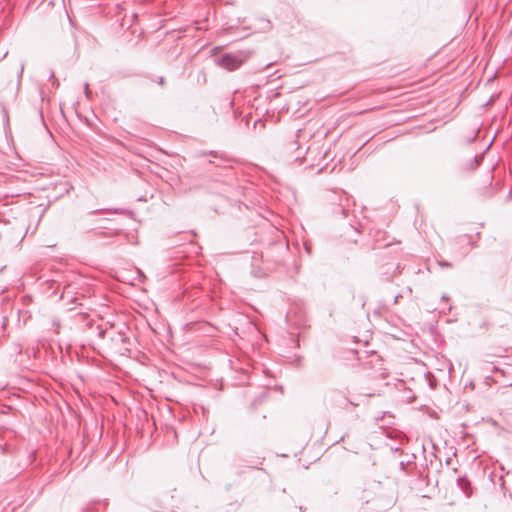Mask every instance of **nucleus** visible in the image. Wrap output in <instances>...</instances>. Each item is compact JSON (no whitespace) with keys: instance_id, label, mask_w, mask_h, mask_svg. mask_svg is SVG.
<instances>
[{"instance_id":"obj_16","label":"nucleus","mask_w":512,"mask_h":512,"mask_svg":"<svg viewBox=\"0 0 512 512\" xmlns=\"http://www.w3.org/2000/svg\"><path fill=\"white\" fill-rule=\"evenodd\" d=\"M84 94L87 99H92V91L90 90L88 83H85L84 85Z\"/></svg>"},{"instance_id":"obj_30","label":"nucleus","mask_w":512,"mask_h":512,"mask_svg":"<svg viewBox=\"0 0 512 512\" xmlns=\"http://www.w3.org/2000/svg\"><path fill=\"white\" fill-rule=\"evenodd\" d=\"M53 324L59 326V322L54 321Z\"/></svg>"},{"instance_id":"obj_15","label":"nucleus","mask_w":512,"mask_h":512,"mask_svg":"<svg viewBox=\"0 0 512 512\" xmlns=\"http://www.w3.org/2000/svg\"><path fill=\"white\" fill-rule=\"evenodd\" d=\"M411 458L412 459H409L406 462H404V461L400 462L399 465H400V468L402 471H406L407 465L410 464L411 462H413V460L416 458L415 454H412Z\"/></svg>"},{"instance_id":"obj_11","label":"nucleus","mask_w":512,"mask_h":512,"mask_svg":"<svg viewBox=\"0 0 512 512\" xmlns=\"http://www.w3.org/2000/svg\"><path fill=\"white\" fill-rule=\"evenodd\" d=\"M99 503H100V501L88 504V505L83 509V511H82V512H97V507H96V506H97V504H99Z\"/></svg>"},{"instance_id":"obj_25","label":"nucleus","mask_w":512,"mask_h":512,"mask_svg":"<svg viewBox=\"0 0 512 512\" xmlns=\"http://www.w3.org/2000/svg\"><path fill=\"white\" fill-rule=\"evenodd\" d=\"M399 297H400V295H397L394 297V301H393L394 304H396L398 302Z\"/></svg>"},{"instance_id":"obj_5","label":"nucleus","mask_w":512,"mask_h":512,"mask_svg":"<svg viewBox=\"0 0 512 512\" xmlns=\"http://www.w3.org/2000/svg\"><path fill=\"white\" fill-rule=\"evenodd\" d=\"M86 326L91 336L96 337L101 342L106 340L107 333H109L107 322L103 325L96 320L89 319L86 322Z\"/></svg>"},{"instance_id":"obj_6","label":"nucleus","mask_w":512,"mask_h":512,"mask_svg":"<svg viewBox=\"0 0 512 512\" xmlns=\"http://www.w3.org/2000/svg\"><path fill=\"white\" fill-rule=\"evenodd\" d=\"M484 154H477L472 159L468 160L466 163L462 165V170L464 171H474L476 170L483 162Z\"/></svg>"},{"instance_id":"obj_28","label":"nucleus","mask_w":512,"mask_h":512,"mask_svg":"<svg viewBox=\"0 0 512 512\" xmlns=\"http://www.w3.org/2000/svg\"><path fill=\"white\" fill-rule=\"evenodd\" d=\"M218 49H219L218 47H214V48L212 49V52L214 53V52H216Z\"/></svg>"},{"instance_id":"obj_9","label":"nucleus","mask_w":512,"mask_h":512,"mask_svg":"<svg viewBox=\"0 0 512 512\" xmlns=\"http://www.w3.org/2000/svg\"><path fill=\"white\" fill-rule=\"evenodd\" d=\"M455 241H456L457 244H460V243H462L464 241H467L468 245H470L472 248H477L478 247L477 242L473 241L471 235H469V234L460 235V236L455 238Z\"/></svg>"},{"instance_id":"obj_23","label":"nucleus","mask_w":512,"mask_h":512,"mask_svg":"<svg viewBox=\"0 0 512 512\" xmlns=\"http://www.w3.org/2000/svg\"><path fill=\"white\" fill-rule=\"evenodd\" d=\"M164 82H165L164 77H159V79H158V83H159L160 85H164Z\"/></svg>"},{"instance_id":"obj_22","label":"nucleus","mask_w":512,"mask_h":512,"mask_svg":"<svg viewBox=\"0 0 512 512\" xmlns=\"http://www.w3.org/2000/svg\"><path fill=\"white\" fill-rule=\"evenodd\" d=\"M3 118L8 120V112L5 107H2Z\"/></svg>"},{"instance_id":"obj_10","label":"nucleus","mask_w":512,"mask_h":512,"mask_svg":"<svg viewBox=\"0 0 512 512\" xmlns=\"http://www.w3.org/2000/svg\"><path fill=\"white\" fill-rule=\"evenodd\" d=\"M349 226L354 229L357 233L361 232L363 225L361 222L355 221L354 218L349 220Z\"/></svg>"},{"instance_id":"obj_27","label":"nucleus","mask_w":512,"mask_h":512,"mask_svg":"<svg viewBox=\"0 0 512 512\" xmlns=\"http://www.w3.org/2000/svg\"><path fill=\"white\" fill-rule=\"evenodd\" d=\"M475 236L479 239L481 237V232H476Z\"/></svg>"},{"instance_id":"obj_24","label":"nucleus","mask_w":512,"mask_h":512,"mask_svg":"<svg viewBox=\"0 0 512 512\" xmlns=\"http://www.w3.org/2000/svg\"><path fill=\"white\" fill-rule=\"evenodd\" d=\"M441 299L444 300V301H448L450 298L447 295H443Z\"/></svg>"},{"instance_id":"obj_14","label":"nucleus","mask_w":512,"mask_h":512,"mask_svg":"<svg viewBox=\"0 0 512 512\" xmlns=\"http://www.w3.org/2000/svg\"><path fill=\"white\" fill-rule=\"evenodd\" d=\"M114 213L124 214L126 216L132 217L134 215V212L128 209H115Z\"/></svg>"},{"instance_id":"obj_1","label":"nucleus","mask_w":512,"mask_h":512,"mask_svg":"<svg viewBox=\"0 0 512 512\" xmlns=\"http://www.w3.org/2000/svg\"><path fill=\"white\" fill-rule=\"evenodd\" d=\"M198 157H205L210 156L211 159H209L208 163L214 165L219 172L213 174L212 181L215 183H220L223 185L222 190L220 193L227 192L228 187L232 184L234 180V174L232 171V168L228 166L229 159L224 156L223 154L218 153L214 150H202L197 153Z\"/></svg>"},{"instance_id":"obj_8","label":"nucleus","mask_w":512,"mask_h":512,"mask_svg":"<svg viewBox=\"0 0 512 512\" xmlns=\"http://www.w3.org/2000/svg\"><path fill=\"white\" fill-rule=\"evenodd\" d=\"M457 485L467 497L473 494V487L466 476H459L457 478Z\"/></svg>"},{"instance_id":"obj_12","label":"nucleus","mask_w":512,"mask_h":512,"mask_svg":"<svg viewBox=\"0 0 512 512\" xmlns=\"http://www.w3.org/2000/svg\"><path fill=\"white\" fill-rule=\"evenodd\" d=\"M48 79L50 81H52V85H53L54 88H58L59 87L60 83H59L58 79L55 78L54 71H52V70L50 71Z\"/></svg>"},{"instance_id":"obj_18","label":"nucleus","mask_w":512,"mask_h":512,"mask_svg":"<svg viewBox=\"0 0 512 512\" xmlns=\"http://www.w3.org/2000/svg\"><path fill=\"white\" fill-rule=\"evenodd\" d=\"M478 133H479V129H477L474 134L471 136V137H468L465 141L467 144H470L472 142H474L476 140V138L478 137Z\"/></svg>"},{"instance_id":"obj_4","label":"nucleus","mask_w":512,"mask_h":512,"mask_svg":"<svg viewBox=\"0 0 512 512\" xmlns=\"http://www.w3.org/2000/svg\"><path fill=\"white\" fill-rule=\"evenodd\" d=\"M214 63L228 71L238 69L244 62V58L234 53H223L219 56H214Z\"/></svg>"},{"instance_id":"obj_21","label":"nucleus","mask_w":512,"mask_h":512,"mask_svg":"<svg viewBox=\"0 0 512 512\" xmlns=\"http://www.w3.org/2000/svg\"><path fill=\"white\" fill-rule=\"evenodd\" d=\"M23 71H24V64L22 63V64H21V67H20V70H19V72H18V79H19V81H20V80H21V78H22Z\"/></svg>"},{"instance_id":"obj_19","label":"nucleus","mask_w":512,"mask_h":512,"mask_svg":"<svg viewBox=\"0 0 512 512\" xmlns=\"http://www.w3.org/2000/svg\"><path fill=\"white\" fill-rule=\"evenodd\" d=\"M438 265L442 268H451L452 267V263L445 261V260L439 261Z\"/></svg>"},{"instance_id":"obj_26","label":"nucleus","mask_w":512,"mask_h":512,"mask_svg":"<svg viewBox=\"0 0 512 512\" xmlns=\"http://www.w3.org/2000/svg\"><path fill=\"white\" fill-rule=\"evenodd\" d=\"M299 346H300V344H299V340H298V339H296V340H295V347L299 348Z\"/></svg>"},{"instance_id":"obj_3","label":"nucleus","mask_w":512,"mask_h":512,"mask_svg":"<svg viewBox=\"0 0 512 512\" xmlns=\"http://www.w3.org/2000/svg\"><path fill=\"white\" fill-rule=\"evenodd\" d=\"M109 347L122 356H128L131 352L132 340L128 336L129 327L125 323L107 322Z\"/></svg>"},{"instance_id":"obj_20","label":"nucleus","mask_w":512,"mask_h":512,"mask_svg":"<svg viewBox=\"0 0 512 512\" xmlns=\"http://www.w3.org/2000/svg\"><path fill=\"white\" fill-rule=\"evenodd\" d=\"M337 212L341 213L343 215L344 218H348V210L345 209L344 207L342 206H339L337 208Z\"/></svg>"},{"instance_id":"obj_2","label":"nucleus","mask_w":512,"mask_h":512,"mask_svg":"<svg viewBox=\"0 0 512 512\" xmlns=\"http://www.w3.org/2000/svg\"><path fill=\"white\" fill-rule=\"evenodd\" d=\"M264 224L272 231L273 235L264 243L266 246L260 253L253 252V264L258 260H265L277 262L282 253H284L288 246L284 242L280 231L275 229L266 219H263Z\"/></svg>"},{"instance_id":"obj_7","label":"nucleus","mask_w":512,"mask_h":512,"mask_svg":"<svg viewBox=\"0 0 512 512\" xmlns=\"http://www.w3.org/2000/svg\"><path fill=\"white\" fill-rule=\"evenodd\" d=\"M234 468H235V473L238 476H242L245 473L244 468L262 470V468H260L258 466H254V465L248 463V461L243 460V459H237L234 463Z\"/></svg>"},{"instance_id":"obj_29","label":"nucleus","mask_w":512,"mask_h":512,"mask_svg":"<svg viewBox=\"0 0 512 512\" xmlns=\"http://www.w3.org/2000/svg\"><path fill=\"white\" fill-rule=\"evenodd\" d=\"M365 303H366V302H365V300H364V299H362V307H364V306H365Z\"/></svg>"},{"instance_id":"obj_13","label":"nucleus","mask_w":512,"mask_h":512,"mask_svg":"<svg viewBox=\"0 0 512 512\" xmlns=\"http://www.w3.org/2000/svg\"><path fill=\"white\" fill-rule=\"evenodd\" d=\"M303 357L301 355H295L292 360V364L298 368L302 366Z\"/></svg>"},{"instance_id":"obj_31","label":"nucleus","mask_w":512,"mask_h":512,"mask_svg":"<svg viewBox=\"0 0 512 512\" xmlns=\"http://www.w3.org/2000/svg\"><path fill=\"white\" fill-rule=\"evenodd\" d=\"M103 504H104V506H106V505L108 504V503H107V500H104V501H103Z\"/></svg>"},{"instance_id":"obj_17","label":"nucleus","mask_w":512,"mask_h":512,"mask_svg":"<svg viewBox=\"0 0 512 512\" xmlns=\"http://www.w3.org/2000/svg\"><path fill=\"white\" fill-rule=\"evenodd\" d=\"M0 453L1 454H11L10 448L7 444H0Z\"/></svg>"}]
</instances>
